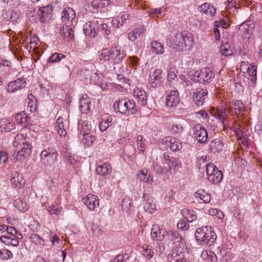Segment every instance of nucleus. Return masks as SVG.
Segmentation results:
<instances>
[{
    "instance_id": "nucleus-1",
    "label": "nucleus",
    "mask_w": 262,
    "mask_h": 262,
    "mask_svg": "<svg viewBox=\"0 0 262 262\" xmlns=\"http://www.w3.org/2000/svg\"><path fill=\"white\" fill-rule=\"evenodd\" d=\"M193 36L188 31L176 33L173 37L167 39L166 43L172 50L177 51L189 50L192 46Z\"/></svg>"
},
{
    "instance_id": "nucleus-2",
    "label": "nucleus",
    "mask_w": 262,
    "mask_h": 262,
    "mask_svg": "<svg viewBox=\"0 0 262 262\" xmlns=\"http://www.w3.org/2000/svg\"><path fill=\"white\" fill-rule=\"evenodd\" d=\"M245 110V107L242 101L233 100L228 108L224 107L217 109L214 113V116L225 125V123L228 122L227 117L229 114L232 116L236 115L237 117H239L243 115Z\"/></svg>"
},
{
    "instance_id": "nucleus-3",
    "label": "nucleus",
    "mask_w": 262,
    "mask_h": 262,
    "mask_svg": "<svg viewBox=\"0 0 262 262\" xmlns=\"http://www.w3.org/2000/svg\"><path fill=\"white\" fill-rule=\"evenodd\" d=\"M195 237L196 241L200 242L202 245L210 246L216 241L217 236L211 227L205 226L196 230Z\"/></svg>"
},
{
    "instance_id": "nucleus-4",
    "label": "nucleus",
    "mask_w": 262,
    "mask_h": 262,
    "mask_svg": "<svg viewBox=\"0 0 262 262\" xmlns=\"http://www.w3.org/2000/svg\"><path fill=\"white\" fill-rule=\"evenodd\" d=\"M174 165V168L177 166L181 167L177 164L175 160L173 161L170 158L169 156L167 154H164L159 159H157L156 163L153 165V169L155 172L159 174H163L168 172L171 168V166Z\"/></svg>"
},
{
    "instance_id": "nucleus-5",
    "label": "nucleus",
    "mask_w": 262,
    "mask_h": 262,
    "mask_svg": "<svg viewBox=\"0 0 262 262\" xmlns=\"http://www.w3.org/2000/svg\"><path fill=\"white\" fill-rule=\"evenodd\" d=\"M114 110L121 114H126L128 112L134 115L137 113L138 109L134 100L127 99H119L116 101L114 105Z\"/></svg>"
},
{
    "instance_id": "nucleus-6",
    "label": "nucleus",
    "mask_w": 262,
    "mask_h": 262,
    "mask_svg": "<svg viewBox=\"0 0 262 262\" xmlns=\"http://www.w3.org/2000/svg\"><path fill=\"white\" fill-rule=\"evenodd\" d=\"M99 56L101 60L106 61L112 59L114 63H118L125 57V54L116 48H112L110 50L103 48L99 52Z\"/></svg>"
},
{
    "instance_id": "nucleus-7",
    "label": "nucleus",
    "mask_w": 262,
    "mask_h": 262,
    "mask_svg": "<svg viewBox=\"0 0 262 262\" xmlns=\"http://www.w3.org/2000/svg\"><path fill=\"white\" fill-rule=\"evenodd\" d=\"M206 166V172L208 181L213 184H219L223 178L222 171L212 163L208 164Z\"/></svg>"
},
{
    "instance_id": "nucleus-8",
    "label": "nucleus",
    "mask_w": 262,
    "mask_h": 262,
    "mask_svg": "<svg viewBox=\"0 0 262 262\" xmlns=\"http://www.w3.org/2000/svg\"><path fill=\"white\" fill-rule=\"evenodd\" d=\"M57 151L53 147L43 149L40 155V162L45 165H51L57 161Z\"/></svg>"
},
{
    "instance_id": "nucleus-9",
    "label": "nucleus",
    "mask_w": 262,
    "mask_h": 262,
    "mask_svg": "<svg viewBox=\"0 0 262 262\" xmlns=\"http://www.w3.org/2000/svg\"><path fill=\"white\" fill-rule=\"evenodd\" d=\"M214 75L210 68H205L194 72L192 75L193 80L203 84L209 83Z\"/></svg>"
},
{
    "instance_id": "nucleus-10",
    "label": "nucleus",
    "mask_w": 262,
    "mask_h": 262,
    "mask_svg": "<svg viewBox=\"0 0 262 262\" xmlns=\"http://www.w3.org/2000/svg\"><path fill=\"white\" fill-rule=\"evenodd\" d=\"M31 148L32 146L30 143H24L21 150H18L16 155L15 154L16 150H13V153L12 154V160L15 162L18 160L20 161L23 160L29 157L31 153Z\"/></svg>"
},
{
    "instance_id": "nucleus-11",
    "label": "nucleus",
    "mask_w": 262,
    "mask_h": 262,
    "mask_svg": "<svg viewBox=\"0 0 262 262\" xmlns=\"http://www.w3.org/2000/svg\"><path fill=\"white\" fill-rule=\"evenodd\" d=\"M215 260L218 258L221 261L229 262L231 259L232 253L231 250L224 246L222 245L215 250Z\"/></svg>"
},
{
    "instance_id": "nucleus-12",
    "label": "nucleus",
    "mask_w": 262,
    "mask_h": 262,
    "mask_svg": "<svg viewBox=\"0 0 262 262\" xmlns=\"http://www.w3.org/2000/svg\"><path fill=\"white\" fill-rule=\"evenodd\" d=\"M99 23L98 18L86 23L84 26L83 32L86 36L91 38L95 37L97 35V25Z\"/></svg>"
},
{
    "instance_id": "nucleus-13",
    "label": "nucleus",
    "mask_w": 262,
    "mask_h": 262,
    "mask_svg": "<svg viewBox=\"0 0 262 262\" xmlns=\"http://www.w3.org/2000/svg\"><path fill=\"white\" fill-rule=\"evenodd\" d=\"M208 92L207 90L201 88H198L195 89V91L193 94V100L195 104L198 106H202L205 102Z\"/></svg>"
},
{
    "instance_id": "nucleus-14",
    "label": "nucleus",
    "mask_w": 262,
    "mask_h": 262,
    "mask_svg": "<svg viewBox=\"0 0 262 262\" xmlns=\"http://www.w3.org/2000/svg\"><path fill=\"white\" fill-rule=\"evenodd\" d=\"M52 8L50 6L40 7L37 12V15L41 23H47L49 21L52 16Z\"/></svg>"
},
{
    "instance_id": "nucleus-15",
    "label": "nucleus",
    "mask_w": 262,
    "mask_h": 262,
    "mask_svg": "<svg viewBox=\"0 0 262 262\" xmlns=\"http://www.w3.org/2000/svg\"><path fill=\"white\" fill-rule=\"evenodd\" d=\"M193 130L198 141L201 143H204L208 137L206 129L201 126L200 124H196L193 127Z\"/></svg>"
},
{
    "instance_id": "nucleus-16",
    "label": "nucleus",
    "mask_w": 262,
    "mask_h": 262,
    "mask_svg": "<svg viewBox=\"0 0 262 262\" xmlns=\"http://www.w3.org/2000/svg\"><path fill=\"white\" fill-rule=\"evenodd\" d=\"M167 231L164 228H160L158 225H154L152 226L150 235L153 241H162L166 234Z\"/></svg>"
},
{
    "instance_id": "nucleus-17",
    "label": "nucleus",
    "mask_w": 262,
    "mask_h": 262,
    "mask_svg": "<svg viewBox=\"0 0 262 262\" xmlns=\"http://www.w3.org/2000/svg\"><path fill=\"white\" fill-rule=\"evenodd\" d=\"M76 14L75 11L71 8H64L61 13V19L66 24H74L76 23Z\"/></svg>"
},
{
    "instance_id": "nucleus-18",
    "label": "nucleus",
    "mask_w": 262,
    "mask_h": 262,
    "mask_svg": "<svg viewBox=\"0 0 262 262\" xmlns=\"http://www.w3.org/2000/svg\"><path fill=\"white\" fill-rule=\"evenodd\" d=\"M26 85V81L24 78H17L16 80L9 83L7 87V91L9 93H14L18 90L24 88Z\"/></svg>"
},
{
    "instance_id": "nucleus-19",
    "label": "nucleus",
    "mask_w": 262,
    "mask_h": 262,
    "mask_svg": "<svg viewBox=\"0 0 262 262\" xmlns=\"http://www.w3.org/2000/svg\"><path fill=\"white\" fill-rule=\"evenodd\" d=\"M143 198L145 201L144 204V209L145 211L149 213H154L156 209L154 199L148 193H144Z\"/></svg>"
},
{
    "instance_id": "nucleus-20",
    "label": "nucleus",
    "mask_w": 262,
    "mask_h": 262,
    "mask_svg": "<svg viewBox=\"0 0 262 262\" xmlns=\"http://www.w3.org/2000/svg\"><path fill=\"white\" fill-rule=\"evenodd\" d=\"M74 24H66L65 26H62L60 29V33L61 36L66 40H70L74 37Z\"/></svg>"
},
{
    "instance_id": "nucleus-21",
    "label": "nucleus",
    "mask_w": 262,
    "mask_h": 262,
    "mask_svg": "<svg viewBox=\"0 0 262 262\" xmlns=\"http://www.w3.org/2000/svg\"><path fill=\"white\" fill-rule=\"evenodd\" d=\"M162 70L161 69H157L154 73H150L148 81L151 86L156 88L161 84L162 82Z\"/></svg>"
},
{
    "instance_id": "nucleus-22",
    "label": "nucleus",
    "mask_w": 262,
    "mask_h": 262,
    "mask_svg": "<svg viewBox=\"0 0 262 262\" xmlns=\"http://www.w3.org/2000/svg\"><path fill=\"white\" fill-rule=\"evenodd\" d=\"M198 10L200 12L204 14L206 16L210 17L211 19L216 13L215 8L207 3H205L199 6Z\"/></svg>"
},
{
    "instance_id": "nucleus-23",
    "label": "nucleus",
    "mask_w": 262,
    "mask_h": 262,
    "mask_svg": "<svg viewBox=\"0 0 262 262\" xmlns=\"http://www.w3.org/2000/svg\"><path fill=\"white\" fill-rule=\"evenodd\" d=\"M83 202L90 210H94L96 207L99 206L97 196L94 194H88L85 198L83 199Z\"/></svg>"
},
{
    "instance_id": "nucleus-24",
    "label": "nucleus",
    "mask_w": 262,
    "mask_h": 262,
    "mask_svg": "<svg viewBox=\"0 0 262 262\" xmlns=\"http://www.w3.org/2000/svg\"><path fill=\"white\" fill-rule=\"evenodd\" d=\"M163 141L167 144V145L172 151L179 150L182 147L181 142L172 137H166L164 138Z\"/></svg>"
},
{
    "instance_id": "nucleus-25",
    "label": "nucleus",
    "mask_w": 262,
    "mask_h": 262,
    "mask_svg": "<svg viewBox=\"0 0 262 262\" xmlns=\"http://www.w3.org/2000/svg\"><path fill=\"white\" fill-rule=\"evenodd\" d=\"M180 102L179 93L177 91H171L166 97V104L172 107L176 106Z\"/></svg>"
},
{
    "instance_id": "nucleus-26",
    "label": "nucleus",
    "mask_w": 262,
    "mask_h": 262,
    "mask_svg": "<svg viewBox=\"0 0 262 262\" xmlns=\"http://www.w3.org/2000/svg\"><path fill=\"white\" fill-rule=\"evenodd\" d=\"M12 177L10 179L11 183L13 187L21 188L25 184L23 174L18 172L14 171L12 173Z\"/></svg>"
},
{
    "instance_id": "nucleus-27",
    "label": "nucleus",
    "mask_w": 262,
    "mask_h": 262,
    "mask_svg": "<svg viewBox=\"0 0 262 262\" xmlns=\"http://www.w3.org/2000/svg\"><path fill=\"white\" fill-rule=\"evenodd\" d=\"M79 108L82 113L86 114L90 110L91 100L87 95H83L80 99Z\"/></svg>"
},
{
    "instance_id": "nucleus-28",
    "label": "nucleus",
    "mask_w": 262,
    "mask_h": 262,
    "mask_svg": "<svg viewBox=\"0 0 262 262\" xmlns=\"http://www.w3.org/2000/svg\"><path fill=\"white\" fill-rule=\"evenodd\" d=\"M224 144L219 139L211 141L209 144L210 150L213 153L219 152L223 149Z\"/></svg>"
},
{
    "instance_id": "nucleus-29",
    "label": "nucleus",
    "mask_w": 262,
    "mask_h": 262,
    "mask_svg": "<svg viewBox=\"0 0 262 262\" xmlns=\"http://www.w3.org/2000/svg\"><path fill=\"white\" fill-rule=\"evenodd\" d=\"M15 128V124L11 122L6 118L0 120V128L1 132H9Z\"/></svg>"
},
{
    "instance_id": "nucleus-30",
    "label": "nucleus",
    "mask_w": 262,
    "mask_h": 262,
    "mask_svg": "<svg viewBox=\"0 0 262 262\" xmlns=\"http://www.w3.org/2000/svg\"><path fill=\"white\" fill-rule=\"evenodd\" d=\"M195 199H199L205 203H209L211 200V194L206 192L204 190H199L194 194Z\"/></svg>"
},
{
    "instance_id": "nucleus-31",
    "label": "nucleus",
    "mask_w": 262,
    "mask_h": 262,
    "mask_svg": "<svg viewBox=\"0 0 262 262\" xmlns=\"http://www.w3.org/2000/svg\"><path fill=\"white\" fill-rule=\"evenodd\" d=\"M166 236L167 239L172 242L173 244H180L182 241V237L177 231H167Z\"/></svg>"
},
{
    "instance_id": "nucleus-32",
    "label": "nucleus",
    "mask_w": 262,
    "mask_h": 262,
    "mask_svg": "<svg viewBox=\"0 0 262 262\" xmlns=\"http://www.w3.org/2000/svg\"><path fill=\"white\" fill-rule=\"evenodd\" d=\"M79 138L81 143L84 146L88 147L92 146L95 140V136L92 134L80 135Z\"/></svg>"
},
{
    "instance_id": "nucleus-33",
    "label": "nucleus",
    "mask_w": 262,
    "mask_h": 262,
    "mask_svg": "<svg viewBox=\"0 0 262 262\" xmlns=\"http://www.w3.org/2000/svg\"><path fill=\"white\" fill-rule=\"evenodd\" d=\"M55 128L60 137H66L67 135V132L64 128L63 118L62 117H60L57 119L56 122Z\"/></svg>"
},
{
    "instance_id": "nucleus-34",
    "label": "nucleus",
    "mask_w": 262,
    "mask_h": 262,
    "mask_svg": "<svg viewBox=\"0 0 262 262\" xmlns=\"http://www.w3.org/2000/svg\"><path fill=\"white\" fill-rule=\"evenodd\" d=\"M244 76L254 83L256 81V67L253 65L250 66L249 70L244 75Z\"/></svg>"
},
{
    "instance_id": "nucleus-35",
    "label": "nucleus",
    "mask_w": 262,
    "mask_h": 262,
    "mask_svg": "<svg viewBox=\"0 0 262 262\" xmlns=\"http://www.w3.org/2000/svg\"><path fill=\"white\" fill-rule=\"evenodd\" d=\"M144 27L143 26H139L135 28L132 32H129L128 34V38L131 41H134L138 37H139L144 32Z\"/></svg>"
},
{
    "instance_id": "nucleus-36",
    "label": "nucleus",
    "mask_w": 262,
    "mask_h": 262,
    "mask_svg": "<svg viewBox=\"0 0 262 262\" xmlns=\"http://www.w3.org/2000/svg\"><path fill=\"white\" fill-rule=\"evenodd\" d=\"M181 213L188 222H192L197 219L196 213L194 211L183 209Z\"/></svg>"
},
{
    "instance_id": "nucleus-37",
    "label": "nucleus",
    "mask_w": 262,
    "mask_h": 262,
    "mask_svg": "<svg viewBox=\"0 0 262 262\" xmlns=\"http://www.w3.org/2000/svg\"><path fill=\"white\" fill-rule=\"evenodd\" d=\"M151 51L157 54H162L164 52V47L163 45L158 41H154L151 43Z\"/></svg>"
},
{
    "instance_id": "nucleus-38",
    "label": "nucleus",
    "mask_w": 262,
    "mask_h": 262,
    "mask_svg": "<svg viewBox=\"0 0 262 262\" xmlns=\"http://www.w3.org/2000/svg\"><path fill=\"white\" fill-rule=\"evenodd\" d=\"M13 204L14 206L16 208H17L18 210L20 211H26L29 208V206L27 204L26 202L21 199H16L14 201Z\"/></svg>"
},
{
    "instance_id": "nucleus-39",
    "label": "nucleus",
    "mask_w": 262,
    "mask_h": 262,
    "mask_svg": "<svg viewBox=\"0 0 262 262\" xmlns=\"http://www.w3.org/2000/svg\"><path fill=\"white\" fill-rule=\"evenodd\" d=\"M133 94L134 96L137 97L139 101L142 102L146 101L147 97L144 91L136 88L134 90Z\"/></svg>"
},
{
    "instance_id": "nucleus-40",
    "label": "nucleus",
    "mask_w": 262,
    "mask_h": 262,
    "mask_svg": "<svg viewBox=\"0 0 262 262\" xmlns=\"http://www.w3.org/2000/svg\"><path fill=\"white\" fill-rule=\"evenodd\" d=\"M91 125L87 121H84L81 123L80 129V135L91 134Z\"/></svg>"
},
{
    "instance_id": "nucleus-41",
    "label": "nucleus",
    "mask_w": 262,
    "mask_h": 262,
    "mask_svg": "<svg viewBox=\"0 0 262 262\" xmlns=\"http://www.w3.org/2000/svg\"><path fill=\"white\" fill-rule=\"evenodd\" d=\"M109 4L108 0H94L91 3V5L94 9H99L107 6Z\"/></svg>"
},
{
    "instance_id": "nucleus-42",
    "label": "nucleus",
    "mask_w": 262,
    "mask_h": 262,
    "mask_svg": "<svg viewBox=\"0 0 262 262\" xmlns=\"http://www.w3.org/2000/svg\"><path fill=\"white\" fill-rule=\"evenodd\" d=\"M112 120L113 117H109L106 120H103L101 122L99 123V128L100 129L102 132H104L107 129V128L112 126L113 124L112 123Z\"/></svg>"
},
{
    "instance_id": "nucleus-43",
    "label": "nucleus",
    "mask_w": 262,
    "mask_h": 262,
    "mask_svg": "<svg viewBox=\"0 0 262 262\" xmlns=\"http://www.w3.org/2000/svg\"><path fill=\"white\" fill-rule=\"evenodd\" d=\"M26 136H24L23 134L17 135L14 138L13 146L17 147L21 144H22L23 146L24 143H29L28 142H26Z\"/></svg>"
},
{
    "instance_id": "nucleus-44",
    "label": "nucleus",
    "mask_w": 262,
    "mask_h": 262,
    "mask_svg": "<svg viewBox=\"0 0 262 262\" xmlns=\"http://www.w3.org/2000/svg\"><path fill=\"white\" fill-rule=\"evenodd\" d=\"M96 172L100 175L104 176L110 173L108 165L106 163L99 165L96 168Z\"/></svg>"
},
{
    "instance_id": "nucleus-45",
    "label": "nucleus",
    "mask_w": 262,
    "mask_h": 262,
    "mask_svg": "<svg viewBox=\"0 0 262 262\" xmlns=\"http://www.w3.org/2000/svg\"><path fill=\"white\" fill-rule=\"evenodd\" d=\"M28 116L24 112H20L15 115V119L17 123L21 125L27 121Z\"/></svg>"
},
{
    "instance_id": "nucleus-46",
    "label": "nucleus",
    "mask_w": 262,
    "mask_h": 262,
    "mask_svg": "<svg viewBox=\"0 0 262 262\" xmlns=\"http://www.w3.org/2000/svg\"><path fill=\"white\" fill-rule=\"evenodd\" d=\"M143 248V249L141 251V253L144 256L146 257L148 259H150L153 257L154 252L149 246L144 245Z\"/></svg>"
},
{
    "instance_id": "nucleus-47",
    "label": "nucleus",
    "mask_w": 262,
    "mask_h": 262,
    "mask_svg": "<svg viewBox=\"0 0 262 262\" xmlns=\"http://www.w3.org/2000/svg\"><path fill=\"white\" fill-rule=\"evenodd\" d=\"M66 56L61 53H55L48 59L49 63H55L59 62L62 58H65Z\"/></svg>"
},
{
    "instance_id": "nucleus-48",
    "label": "nucleus",
    "mask_w": 262,
    "mask_h": 262,
    "mask_svg": "<svg viewBox=\"0 0 262 262\" xmlns=\"http://www.w3.org/2000/svg\"><path fill=\"white\" fill-rule=\"evenodd\" d=\"M31 242L35 245L43 246L45 245L44 240L36 234H32L30 236Z\"/></svg>"
},
{
    "instance_id": "nucleus-49",
    "label": "nucleus",
    "mask_w": 262,
    "mask_h": 262,
    "mask_svg": "<svg viewBox=\"0 0 262 262\" xmlns=\"http://www.w3.org/2000/svg\"><path fill=\"white\" fill-rule=\"evenodd\" d=\"M48 212L51 215H57L60 213L61 210L60 206L57 203L53 204L48 209Z\"/></svg>"
},
{
    "instance_id": "nucleus-50",
    "label": "nucleus",
    "mask_w": 262,
    "mask_h": 262,
    "mask_svg": "<svg viewBox=\"0 0 262 262\" xmlns=\"http://www.w3.org/2000/svg\"><path fill=\"white\" fill-rule=\"evenodd\" d=\"M13 254L12 252L7 249H2L0 250V257L3 259H8L12 258Z\"/></svg>"
},
{
    "instance_id": "nucleus-51",
    "label": "nucleus",
    "mask_w": 262,
    "mask_h": 262,
    "mask_svg": "<svg viewBox=\"0 0 262 262\" xmlns=\"http://www.w3.org/2000/svg\"><path fill=\"white\" fill-rule=\"evenodd\" d=\"M220 51L224 56H227L231 54V50L230 49L229 45L228 43L222 44L220 47Z\"/></svg>"
},
{
    "instance_id": "nucleus-52",
    "label": "nucleus",
    "mask_w": 262,
    "mask_h": 262,
    "mask_svg": "<svg viewBox=\"0 0 262 262\" xmlns=\"http://www.w3.org/2000/svg\"><path fill=\"white\" fill-rule=\"evenodd\" d=\"M117 17L119 18V20L121 24L123 25L124 24L126 23L129 21L130 19V15L126 13L122 12L121 13L119 16Z\"/></svg>"
},
{
    "instance_id": "nucleus-53",
    "label": "nucleus",
    "mask_w": 262,
    "mask_h": 262,
    "mask_svg": "<svg viewBox=\"0 0 262 262\" xmlns=\"http://www.w3.org/2000/svg\"><path fill=\"white\" fill-rule=\"evenodd\" d=\"M253 27L250 28L249 25L248 24L247 22L244 23L243 24L239 26V29L241 31H243L244 33L247 34H251L252 33V30Z\"/></svg>"
},
{
    "instance_id": "nucleus-54",
    "label": "nucleus",
    "mask_w": 262,
    "mask_h": 262,
    "mask_svg": "<svg viewBox=\"0 0 262 262\" xmlns=\"http://www.w3.org/2000/svg\"><path fill=\"white\" fill-rule=\"evenodd\" d=\"M183 130L182 126L179 124L177 123H173L172 125V127L171 128V131L173 134H180Z\"/></svg>"
},
{
    "instance_id": "nucleus-55",
    "label": "nucleus",
    "mask_w": 262,
    "mask_h": 262,
    "mask_svg": "<svg viewBox=\"0 0 262 262\" xmlns=\"http://www.w3.org/2000/svg\"><path fill=\"white\" fill-rule=\"evenodd\" d=\"M248 62L243 61L241 62L240 65V70L242 73H243L244 75L247 73V71L249 70L250 66Z\"/></svg>"
},
{
    "instance_id": "nucleus-56",
    "label": "nucleus",
    "mask_w": 262,
    "mask_h": 262,
    "mask_svg": "<svg viewBox=\"0 0 262 262\" xmlns=\"http://www.w3.org/2000/svg\"><path fill=\"white\" fill-rule=\"evenodd\" d=\"M143 136L141 135H139L137 138V143L138 147H140L141 148L140 150L141 152L144 151V149L146 147L145 144L143 143Z\"/></svg>"
},
{
    "instance_id": "nucleus-57",
    "label": "nucleus",
    "mask_w": 262,
    "mask_h": 262,
    "mask_svg": "<svg viewBox=\"0 0 262 262\" xmlns=\"http://www.w3.org/2000/svg\"><path fill=\"white\" fill-rule=\"evenodd\" d=\"M130 206V201L128 199H124L121 202V207L123 210L127 211Z\"/></svg>"
},
{
    "instance_id": "nucleus-58",
    "label": "nucleus",
    "mask_w": 262,
    "mask_h": 262,
    "mask_svg": "<svg viewBox=\"0 0 262 262\" xmlns=\"http://www.w3.org/2000/svg\"><path fill=\"white\" fill-rule=\"evenodd\" d=\"M177 227L179 229L186 230L189 228V225L185 221H179L177 224Z\"/></svg>"
},
{
    "instance_id": "nucleus-59",
    "label": "nucleus",
    "mask_w": 262,
    "mask_h": 262,
    "mask_svg": "<svg viewBox=\"0 0 262 262\" xmlns=\"http://www.w3.org/2000/svg\"><path fill=\"white\" fill-rule=\"evenodd\" d=\"M147 175V170L142 169L139 172L138 177L140 180V181L144 182Z\"/></svg>"
},
{
    "instance_id": "nucleus-60",
    "label": "nucleus",
    "mask_w": 262,
    "mask_h": 262,
    "mask_svg": "<svg viewBox=\"0 0 262 262\" xmlns=\"http://www.w3.org/2000/svg\"><path fill=\"white\" fill-rule=\"evenodd\" d=\"M50 238L53 245L59 246L62 242L56 234L53 236L51 235Z\"/></svg>"
},
{
    "instance_id": "nucleus-61",
    "label": "nucleus",
    "mask_w": 262,
    "mask_h": 262,
    "mask_svg": "<svg viewBox=\"0 0 262 262\" xmlns=\"http://www.w3.org/2000/svg\"><path fill=\"white\" fill-rule=\"evenodd\" d=\"M100 75L96 73H93L90 76V80L94 84H98L99 81Z\"/></svg>"
},
{
    "instance_id": "nucleus-62",
    "label": "nucleus",
    "mask_w": 262,
    "mask_h": 262,
    "mask_svg": "<svg viewBox=\"0 0 262 262\" xmlns=\"http://www.w3.org/2000/svg\"><path fill=\"white\" fill-rule=\"evenodd\" d=\"M162 14L161 8L151 9L149 12V15L152 17L158 16V15Z\"/></svg>"
},
{
    "instance_id": "nucleus-63",
    "label": "nucleus",
    "mask_w": 262,
    "mask_h": 262,
    "mask_svg": "<svg viewBox=\"0 0 262 262\" xmlns=\"http://www.w3.org/2000/svg\"><path fill=\"white\" fill-rule=\"evenodd\" d=\"M65 158L72 165H74L76 163L77 160L75 159L71 152H68V154L65 156Z\"/></svg>"
},
{
    "instance_id": "nucleus-64",
    "label": "nucleus",
    "mask_w": 262,
    "mask_h": 262,
    "mask_svg": "<svg viewBox=\"0 0 262 262\" xmlns=\"http://www.w3.org/2000/svg\"><path fill=\"white\" fill-rule=\"evenodd\" d=\"M209 159V156H201V157H199L198 158H197V160H196V163L198 164H204L205 163V162H206L207 161H208Z\"/></svg>"
}]
</instances>
